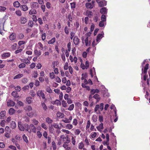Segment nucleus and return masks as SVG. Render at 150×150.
<instances>
[{"mask_svg": "<svg viewBox=\"0 0 150 150\" xmlns=\"http://www.w3.org/2000/svg\"><path fill=\"white\" fill-rule=\"evenodd\" d=\"M104 107V104L103 103H101L100 104L97 105H96L94 109V111L97 114H100L101 113L100 111L103 110Z\"/></svg>", "mask_w": 150, "mask_h": 150, "instance_id": "obj_1", "label": "nucleus"}, {"mask_svg": "<svg viewBox=\"0 0 150 150\" xmlns=\"http://www.w3.org/2000/svg\"><path fill=\"white\" fill-rule=\"evenodd\" d=\"M25 110L26 112V115L27 116L30 117H33L34 112L32 111V108L31 106H27L25 107Z\"/></svg>", "mask_w": 150, "mask_h": 150, "instance_id": "obj_2", "label": "nucleus"}, {"mask_svg": "<svg viewBox=\"0 0 150 150\" xmlns=\"http://www.w3.org/2000/svg\"><path fill=\"white\" fill-rule=\"evenodd\" d=\"M149 64H147L145 65V66L144 67V69L143 68L142 69V75L144 74L143 76V79L144 81H146L148 76L147 75H146V74L147 73V70L149 69Z\"/></svg>", "mask_w": 150, "mask_h": 150, "instance_id": "obj_3", "label": "nucleus"}, {"mask_svg": "<svg viewBox=\"0 0 150 150\" xmlns=\"http://www.w3.org/2000/svg\"><path fill=\"white\" fill-rule=\"evenodd\" d=\"M61 138L62 139V142L64 143H69L71 141L70 138L68 136L65 137L64 135L61 136Z\"/></svg>", "mask_w": 150, "mask_h": 150, "instance_id": "obj_4", "label": "nucleus"}, {"mask_svg": "<svg viewBox=\"0 0 150 150\" xmlns=\"http://www.w3.org/2000/svg\"><path fill=\"white\" fill-rule=\"evenodd\" d=\"M37 95L40 97H42L43 99L45 98V94L42 90H39L37 92Z\"/></svg>", "mask_w": 150, "mask_h": 150, "instance_id": "obj_5", "label": "nucleus"}, {"mask_svg": "<svg viewBox=\"0 0 150 150\" xmlns=\"http://www.w3.org/2000/svg\"><path fill=\"white\" fill-rule=\"evenodd\" d=\"M73 41L75 45H78L79 43L80 39L77 36H76L74 37Z\"/></svg>", "mask_w": 150, "mask_h": 150, "instance_id": "obj_6", "label": "nucleus"}, {"mask_svg": "<svg viewBox=\"0 0 150 150\" xmlns=\"http://www.w3.org/2000/svg\"><path fill=\"white\" fill-rule=\"evenodd\" d=\"M82 40L83 42H85L86 46H89L90 45L91 42L90 40H88V37H86L85 40H84L83 38H82Z\"/></svg>", "mask_w": 150, "mask_h": 150, "instance_id": "obj_7", "label": "nucleus"}, {"mask_svg": "<svg viewBox=\"0 0 150 150\" xmlns=\"http://www.w3.org/2000/svg\"><path fill=\"white\" fill-rule=\"evenodd\" d=\"M11 55V53L10 52L4 53L1 55V58L2 59H5L9 57Z\"/></svg>", "mask_w": 150, "mask_h": 150, "instance_id": "obj_8", "label": "nucleus"}, {"mask_svg": "<svg viewBox=\"0 0 150 150\" xmlns=\"http://www.w3.org/2000/svg\"><path fill=\"white\" fill-rule=\"evenodd\" d=\"M72 117L71 116H70L69 119L67 118H64L62 120V121L66 123H70L72 120Z\"/></svg>", "mask_w": 150, "mask_h": 150, "instance_id": "obj_9", "label": "nucleus"}, {"mask_svg": "<svg viewBox=\"0 0 150 150\" xmlns=\"http://www.w3.org/2000/svg\"><path fill=\"white\" fill-rule=\"evenodd\" d=\"M104 33H103V34H99L98 35L96 40L97 43H98L102 38L104 37Z\"/></svg>", "mask_w": 150, "mask_h": 150, "instance_id": "obj_10", "label": "nucleus"}, {"mask_svg": "<svg viewBox=\"0 0 150 150\" xmlns=\"http://www.w3.org/2000/svg\"><path fill=\"white\" fill-rule=\"evenodd\" d=\"M95 2V1H92V3H87L86 4V7L88 8H90L91 9L93 8V4Z\"/></svg>", "mask_w": 150, "mask_h": 150, "instance_id": "obj_11", "label": "nucleus"}, {"mask_svg": "<svg viewBox=\"0 0 150 150\" xmlns=\"http://www.w3.org/2000/svg\"><path fill=\"white\" fill-rule=\"evenodd\" d=\"M99 6L100 7L105 6L107 4V2L105 0H102L100 1H99L98 2H97Z\"/></svg>", "mask_w": 150, "mask_h": 150, "instance_id": "obj_12", "label": "nucleus"}, {"mask_svg": "<svg viewBox=\"0 0 150 150\" xmlns=\"http://www.w3.org/2000/svg\"><path fill=\"white\" fill-rule=\"evenodd\" d=\"M69 58L71 62H74L75 63H76L77 59L76 57H74V58H73L71 55H70Z\"/></svg>", "mask_w": 150, "mask_h": 150, "instance_id": "obj_13", "label": "nucleus"}, {"mask_svg": "<svg viewBox=\"0 0 150 150\" xmlns=\"http://www.w3.org/2000/svg\"><path fill=\"white\" fill-rule=\"evenodd\" d=\"M18 127L19 130L21 131H23L24 130V128L23 126L22 125L21 122H19L18 123Z\"/></svg>", "mask_w": 150, "mask_h": 150, "instance_id": "obj_14", "label": "nucleus"}, {"mask_svg": "<svg viewBox=\"0 0 150 150\" xmlns=\"http://www.w3.org/2000/svg\"><path fill=\"white\" fill-rule=\"evenodd\" d=\"M90 125H91V122L89 120H88V121L87 123V125H86V130H87V131L89 133L90 132V131L89 130V128L90 127Z\"/></svg>", "mask_w": 150, "mask_h": 150, "instance_id": "obj_15", "label": "nucleus"}, {"mask_svg": "<svg viewBox=\"0 0 150 150\" xmlns=\"http://www.w3.org/2000/svg\"><path fill=\"white\" fill-rule=\"evenodd\" d=\"M34 53L37 57L39 56L41 54V51L38 50L37 49H35Z\"/></svg>", "mask_w": 150, "mask_h": 150, "instance_id": "obj_16", "label": "nucleus"}, {"mask_svg": "<svg viewBox=\"0 0 150 150\" xmlns=\"http://www.w3.org/2000/svg\"><path fill=\"white\" fill-rule=\"evenodd\" d=\"M15 104V103L11 100H9L7 102V105L8 106H13Z\"/></svg>", "mask_w": 150, "mask_h": 150, "instance_id": "obj_17", "label": "nucleus"}, {"mask_svg": "<svg viewBox=\"0 0 150 150\" xmlns=\"http://www.w3.org/2000/svg\"><path fill=\"white\" fill-rule=\"evenodd\" d=\"M90 74L92 77L94 75L96 74L95 70L94 67H93L90 69Z\"/></svg>", "mask_w": 150, "mask_h": 150, "instance_id": "obj_18", "label": "nucleus"}, {"mask_svg": "<svg viewBox=\"0 0 150 150\" xmlns=\"http://www.w3.org/2000/svg\"><path fill=\"white\" fill-rule=\"evenodd\" d=\"M21 61L22 62L27 64H28L30 63V60L27 58L21 59Z\"/></svg>", "mask_w": 150, "mask_h": 150, "instance_id": "obj_19", "label": "nucleus"}, {"mask_svg": "<svg viewBox=\"0 0 150 150\" xmlns=\"http://www.w3.org/2000/svg\"><path fill=\"white\" fill-rule=\"evenodd\" d=\"M21 8L22 10L24 11H27L28 9V7L25 5H22L21 6Z\"/></svg>", "mask_w": 150, "mask_h": 150, "instance_id": "obj_20", "label": "nucleus"}, {"mask_svg": "<svg viewBox=\"0 0 150 150\" xmlns=\"http://www.w3.org/2000/svg\"><path fill=\"white\" fill-rule=\"evenodd\" d=\"M96 128L98 130L101 131L103 128V124L101 123L98 126L96 127Z\"/></svg>", "mask_w": 150, "mask_h": 150, "instance_id": "obj_21", "label": "nucleus"}, {"mask_svg": "<svg viewBox=\"0 0 150 150\" xmlns=\"http://www.w3.org/2000/svg\"><path fill=\"white\" fill-rule=\"evenodd\" d=\"M57 117L59 118H62L64 116V115L61 112H58L57 113Z\"/></svg>", "mask_w": 150, "mask_h": 150, "instance_id": "obj_22", "label": "nucleus"}, {"mask_svg": "<svg viewBox=\"0 0 150 150\" xmlns=\"http://www.w3.org/2000/svg\"><path fill=\"white\" fill-rule=\"evenodd\" d=\"M100 12L102 14H106L107 12V9L106 8H103L101 9Z\"/></svg>", "mask_w": 150, "mask_h": 150, "instance_id": "obj_23", "label": "nucleus"}, {"mask_svg": "<svg viewBox=\"0 0 150 150\" xmlns=\"http://www.w3.org/2000/svg\"><path fill=\"white\" fill-rule=\"evenodd\" d=\"M37 46L38 49L40 50H42L43 48V45L42 43L40 42H39L37 44Z\"/></svg>", "mask_w": 150, "mask_h": 150, "instance_id": "obj_24", "label": "nucleus"}, {"mask_svg": "<svg viewBox=\"0 0 150 150\" xmlns=\"http://www.w3.org/2000/svg\"><path fill=\"white\" fill-rule=\"evenodd\" d=\"M26 101L28 104H31L33 102L32 98L30 97H28L26 98Z\"/></svg>", "mask_w": 150, "mask_h": 150, "instance_id": "obj_25", "label": "nucleus"}, {"mask_svg": "<svg viewBox=\"0 0 150 150\" xmlns=\"http://www.w3.org/2000/svg\"><path fill=\"white\" fill-rule=\"evenodd\" d=\"M52 51L51 48H50L48 49V51L45 52L44 53V55L45 56H49L50 53H52Z\"/></svg>", "mask_w": 150, "mask_h": 150, "instance_id": "obj_26", "label": "nucleus"}, {"mask_svg": "<svg viewBox=\"0 0 150 150\" xmlns=\"http://www.w3.org/2000/svg\"><path fill=\"white\" fill-rule=\"evenodd\" d=\"M16 37L15 33H13L11 34L9 38L11 40H14Z\"/></svg>", "mask_w": 150, "mask_h": 150, "instance_id": "obj_27", "label": "nucleus"}, {"mask_svg": "<svg viewBox=\"0 0 150 150\" xmlns=\"http://www.w3.org/2000/svg\"><path fill=\"white\" fill-rule=\"evenodd\" d=\"M21 4L18 1H16L13 3L14 6L16 8H18L20 6Z\"/></svg>", "mask_w": 150, "mask_h": 150, "instance_id": "obj_28", "label": "nucleus"}, {"mask_svg": "<svg viewBox=\"0 0 150 150\" xmlns=\"http://www.w3.org/2000/svg\"><path fill=\"white\" fill-rule=\"evenodd\" d=\"M36 11L34 9H31L29 11V14L30 15L35 14L36 13Z\"/></svg>", "mask_w": 150, "mask_h": 150, "instance_id": "obj_29", "label": "nucleus"}, {"mask_svg": "<svg viewBox=\"0 0 150 150\" xmlns=\"http://www.w3.org/2000/svg\"><path fill=\"white\" fill-rule=\"evenodd\" d=\"M21 23L24 24L27 21L26 18L25 17H22L21 18Z\"/></svg>", "mask_w": 150, "mask_h": 150, "instance_id": "obj_30", "label": "nucleus"}, {"mask_svg": "<svg viewBox=\"0 0 150 150\" xmlns=\"http://www.w3.org/2000/svg\"><path fill=\"white\" fill-rule=\"evenodd\" d=\"M56 41L55 38L54 37L52 38L50 40L48 41V44H52L54 43Z\"/></svg>", "mask_w": 150, "mask_h": 150, "instance_id": "obj_31", "label": "nucleus"}, {"mask_svg": "<svg viewBox=\"0 0 150 150\" xmlns=\"http://www.w3.org/2000/svg\"><path fill=\"white\" fill-rule=\"evenodd\" d=\"M99 92V90L98 89H92L91 91V94L93 95L95 93H98Z\"/></svg>", "mask_w": 150, "mask_h": 150, "instance_id": "obj_32", "label": "nucleus"}, {"mask_svg": "<svg viewBox=\"0 0 150 150\" xmlns=\"http://www.w3.org/2000/svg\"><path fill=\"white\" fill-rule=\"evenodd\" d=\"M93 97L97 100V102H98L100 99V98L98 94H95L93 96Z\"/></svg>", "mask_w": 150, "mask_h": 150, "instance_id": "obj_33", "label": "nucleus"}, {"mask_svg": "<svg viewBox=\"0 0 150 150\" xmlns=\"http://www.w3.org/2000/svg\"><path fill=\"white\" fill-rule=\"evenodd\" d=\"M12 95L15 98L19 97L18 93L15 91H13L11 93Z\"/></svg>", "mask_w": 150, "mask_h": 150, "instance_id": "obj_34", "label": "nucleus"}, {"mask_svg": "<svg viewBox=\"0 0 150 150\" xmlns=\"http://www.w3.org/2000/svg\"><path fill=\"white\" fill-rule=\"evenodd\" d=\"M23 75L22 74H18L16 75L15 76L14 78V79H19L22 77H23Z\"/></svg>", "mask_w": 150, "mask_h": 150, "instance_id": "obj_35", "label": "nucleus"}, {"mask_svg": "<svg viewBox=\"0 0 150 150\" xmlns=\"http://www.w3.org/2000/svg\"><path fill=\"white\" fill-rule=\"evenodd\" d=\"M11 127L12 129L15 128L16 127V122L13 121H12L11 123Z\"/></svg>", "mask_w": 150, "mask_h": 150, "instance_id": "obj_36", "label": "nucleus"}, {"mask_svg": "<svg viewBox=\"0 0 150 150\" xmlns=\"http://www.w3.org/2000/svg\"><path fill=\"white\" fill-rule=\"evenodd\" d=\"M38 76V73L37 71H33L32 74V76L34 78H36Z\"/></svg>", "mask_w": 150, "mask_h": 150, "instance_id": "obj_37", "label": "nucleus"}, {"mask_svg": "<svg viewBox=\"0 0 150 150\" xmlns=\"http://www.w3.org/2000/svg\"><path fill=\"white\" fill-rule=\"evenodd\" d=\"M41 105L43 108L45 110H46L47 109V107L44 102H42Z\"/></svg>", "mask_w": 150, "mask_h": 150, "instance_id": "obj_38", "label": "nucleus"}, {"mask_svg": "<svg viewBox=\"0 0 150 150\" xmlns=\"http://www.w3.org/2000/svg\"><path fill=\"white\" fill-rule=\"evenodd\" d=\"M46 121L48 124H50L52 123V120L49 117H47L46 118Z\"/></svg>", "mask_w": 150, "mask_h": 150, "instance_id": "obj_39", "label": "nucleus"}, {"mask_svg": "<svg viewBox=\"0 0 150 150\" xmlns=\"http://www.w3.org/2000/svg\"><path fill=\"white\" fill-rule=\"evenodd\" d=\"M6 114V112L5 111H2L0 113V116L1 118H3L5 116Z\"/></svg>", "mask_w": 150, "mask_h": 150, "instance_id": "obj_40", "label": "nucleus"}, {"mask_svg": "<svg viewBox=\"0 0 150 150\" xmlns=\"http://www.w3.org/2000/svg\"><path fill=\"white\" fill-rule=\"evenodd\" d=\"M84 146V144L82 142H81L79 144V148L80 149H82Z\"/></svg>", "mask_w": 150, "mask_h": 150, "instance_id": "obj_41", "label": "nucleus"}, {"mask_svg": "<svg viewBox=\"0 0 150 150\" xmlns=\"http://www.w3.org/2000/svg\"><path fill=\"white\" fill-rule=\"evenodd\" d=\"M66 128L69 129H71L73 127V125L71 124H67L66 126Z\"/></svg>", "mask_w": 150, "mask_h": 150, "instance_id": "obj_42", "label": "nucleus"}, {"mask_svg": "<svg viewBox=\"0 0 150 150\" xmlns=\"http://www.w3.org/2000/svg\"><path fill=\"white\" fill-rule=\"evenodd\" d=\"M8 112L10 115H13L15 112V110L13 108H11L9 110Z\"/></svg>", "mask_w": 150, "mask_h": 150, "instance_id": "obj_43", "label": "nucleus"}, {"mask_svg": "<svg viewBox=\"0 0 150 150\" xmlns=\"http://www.w3.org/2000/svg\"><path fill=\"white\" fill-rule=\"evenodd\" d=\"M74 105L72 104L69 105V107L68 108V110L69 111L72 110L74 109Z\"/></svg>", "mask_w": 150, "mask_h": 150, "instance_id": "obj_44", "label": "nucleus"}, {"mask_svg": "<svg viewBox=\"0 0 150 150\" xmlns=\"http://www.w3.org/2000/svg\"><path fill=\"white\" fill-rule=\"evenodd\" d=\"M6 7L3 6H0V11L1 12H4L6 10Z\"/></svg>", "mask_w": 150, "mask_h": 150, "instance_id": "obj_45", "label": "nucleus"}, {"mask_svg": "<svg viewBox=\"0 0 150 150\" xmlns=\"http://www.w3.org/2000/svg\"><path fill=\"white\" fill-rule=\"evenodd\" d=\"M93 15V13L92 12L90 11H87V15L88 16V17L91 18L92 16Z\"/></svg>", "mask_w": 150, "mask_h": 150, "instance_id": "obj_46", "label": "nucleus"}, {"mask_svg": "<svg viewBox=\"0 0 150 150\" xmlns=\"http://www.w3.org/2000/svg\"><path fill=\"white\" fill-rule=\"evenodd\" d=\"M57 140V144L59 145H61L62 144V139L61 138V136L59 138H58Z\"/></svg>", "mask_w": 150, "mask_h": 150, "instance_id": "obj_47", "label": "nucleus"}, {"mask_svg": "<svg viewBox=\"0 0 150 150\" xmlns=\"http://www.w3.org/2000/svg\"><path fill=\"white\" fill-rule=\"evenodd\" d=\"M50 78L51 79H53L55 78V75L54 74V73L53 72L50 73L49 74Z\"/></svg>", "mask_w": 150, "mask_h": 150, "instance_id": "obj_48", "label": "nucleus"}, {"mask_svg": "<svg viewBox=\"0 0 150 150\" xmlns=\"http://www.w3.org/2000/svg\"><path fill=\"white\" fill-rule=\"evenodd\" d=\"M38 4L37 2H33L31 3V6L33 8H36L38 7Z\"/></svg>", "mask_w": 150, "mask_h": 150, "instance_id": "obj_49", "label": "nucleus"}, {"mask_svg": "<svg viewBox=\"0 0 150 150\" xmlns=\"http://www.w3.org/2000/svg\"><path fill=\"white\" fill-rule=\"evenodd\" d=\"M23 138L24 141L26 143H28V140L27 139V137H26L25 134H23Z\"/></svg>", "mask_w": 150, "mask_h": 150, "instance_id": "obj_50", "label": "nucleus"}, {"mask_svg": "<svg viewBox=\"0 0 150 150\" xmlns=\"http://www.w3.org/2000/svg\"><path fill=\"white\" fill-rule=\"evenodd\" d=\"M33 123L35 125H37L39 123V122L38 121L36 120L35 119H33L32 120Z\"/></svg>", "mask_w": 150, "mask_h": 150, "instance_id": "obj_51", "label": "nucleus"}, {"mask_svg": "<svg viewBox=\"0 0 150 150\" xmlns=\"http://www.w3.org/2000/svg\"><path fill=\"white\" fill-rule=\"evenodd\" d=\"M87 76V75L86 74H82V77L81 78V80H83V79H86Z\"/></svg>", "mask_w": 150, "mask_h": 150, "instance_id": "obj_52", "label": "nucleus"}, {"mask_svg": "<svg viewBox=\"0 0 150 150\" xmlns=\"http://www.w3.org/2000/svg\"><path fill=\"white\" fill-rule=\"evenodd\" d=\"M55 81L58 83H60L61 82V80L60 78L58 76H57L55 78Z\"/></svg>", "mask_w": 150, "mask_h": 150, "instance_id": "obj_53", "label": "nucleus"}, {"mask_svg": "<svg viewBox=\"0 0 150 150\" xmlns=\"http://www.w3.org/2000/svg\"><path fill=\"white\" fill-rule=\"evenodd\" d=\"M92 120L94 122H96L97 121V117L96 115H93L92 117Z\"/></svg>", "mask_w": 150, "mask_h": 150, "instance_id": "obj_54", "label": "nucleus"}, {"mask_svg": "<svg viewBox=\"0 0 150 150\" xmlns=\"http://www.w3.org/2000/svg\"><path fill=\"white\" fill-rule=\"evenodd\" d=\"M62 105L64 108H66L67 106V103L64 100L62 101Z\"/></svg>", "mask_w": 150, "mask_h": 150, "instance_id": "obj_55", "label": "nucleus"}, {"mask_svg": "<svg viewBox=\"0 0 150 150\" xmlns=\"http://www.w3.org/2000/svg\"><path fill=\"white\" fill-rule=\"evenodd\" d=\"M68 67V64L67 62H66L65 63L64 66V69L65 70H67Z\"/></svg>", "mask_w": 150, "mask_h": 150, "instance_id": "obj_56", "label": "nucleus"}, {"mask_svg": "<svg viewBox=\"0 0 150 150\" xmlns=\"http://www.w3.org/2000/svg\"><path fill=\"white\" fill-rule=\"evenodd\" d=\"M46 91L47 92L49 93H52V90L49 87H47L46 88Z\"/></svg>", "mask_w": 150, "mask_h": 150, "instance_id": "obj_57", "label": "nucleus"}, {"mask_svg": "<svg viewBox=\"0 0 150 150\" xmlns=\"http://www.w3.org/2000/svg\"><path fill=\"white\" fill-rule=\"evenodd\" d=\"M16 14L18 16H21L22 15V13L21 11L18 10L16 11Z\"/></svg>", "mask_w": 150, "mask_h": 150, "instance_id": "obj_58", "label": "nucleus"}, {"mask_svg": "<svg viewBox=\"0 0 150 150\" xmlns=\"http://www.w3.org/2000/svg\"><path fill=\"white\" fill-rule=\"evenodd\" d=\"M104 21H101L100 22L99 26L100 27H103L104 26Z\"/></svg>", "mask_w": 150, "mask_h": 150, "instance_id": "obj_59", "label": "nucleus"}, {"mask_svg": "<svg viewBox=\"0 0 150 150\" xmlns=\"http://www.w3.org/2000/svg\"><path fill=\"white\" fill-rule=\"evenodd\" d=\"M33 25V22L32 21H30L28 23V25L29 27H31Z\"/></svg>", "mask_w": 150, "mask_h": 150, "instance_id": "obj_60", "label": "nucleus"}, {"mask_svg": "<svg viewBox=\"0 0 150 150\" xmlns=\"http://www.w3.org/2000/svg\"><path fill=\"white\" fill-rule=\"evenodd\" d=\"M101 21H105L106 20V17L105 15H102L101 17Z\"/></svg>", "mask_w": 150, "mask_h": 150, "instance_id": "obj_61", "label": "nucleus"}, {"mask_svg": "<svg viewBox=\"0 0 150 150\" xmlns=\"http://www.w3.org/2000/svg\"><path fill=\"white\" fill-rule=\"evenodd\" d=\"M81 132V131L79 129H76L75 130V134L76 135H78Z\"/></svg>", "mask_w": 150, "mask_h": 150, "instance_id": "obj_62", "label": "nucleus"}, {"mask_svg": "<svg viewBox=\"0 0 150 150\" xmlns=\"http://www.w3.org/2000/svg\"><path fill=\"white\" fill-rule=\"evenodd\" d=\"M25 64L24 63H21L18 65L19 68H24L25 67Z\"/></svg>", "mask_w": 150, "mask_h": 150, "instance_id": "obj_63", "label": "nucleus"}, {"mask_svg": "<svg viewBox=\"0 0 150 150\" xmlns=\"http://www.w3.org/2000/svg\"><path fill=\"white\" fill-rule=\"evenodd\" d=\"M10 132H6L4 134V136L6 138H9L10 137Z\"/></svg>", "mask_w": 150, "mask_h": 150, "instance_id": "obj_64", "label": "nucleus"}]
</instances>
